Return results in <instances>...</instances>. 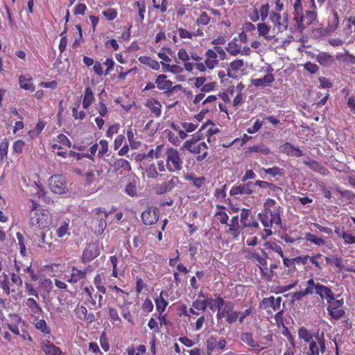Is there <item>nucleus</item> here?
<instances>
[{"mask_svg":"<svg viewBox=\"0 0 355 355\" xmlns=\"http://www.w3.org/2000/svg\"><path fill=\"white\" fill-rule=\"evenodd\" d=\"M294 10H295V20L296 22H302L303 21V14H302V7L301 4V0H295L294 3Z\"/></svg>","mask_w":355,"mask_h":355,"instance_id":"obj_39","label":"nucleus"},{"mask_svg":"<svg viewBox=\"0 0 355 355\" xmlns=\"http://www.w3.org/2000/svg\"><path fill=\"white\" fill-rule=\"evenodd\" d=\"M127 137L132 149H137L140 146V142L135 140V134L131 128L127 130Z\"/></svg>","mask_w":355,"mask_h":355,"instance_id":"obj_48","label":"nucleus"},{"mask_svg":"<svg viewBox=\"0 0 355 355\" xmlns=\"http://www.w3.org/2000/svg\"><path fill=\"white\" fill-rule=\"evenodd\" d=\"M243 252L245 253V257L247 259H250L252 261H257V265L261 272L263 273V270L266 268V266L267 263L266 257H262L256 252L248 249L243 250Z\"/></svg>","mask_w":355,"mask_h":355,"instance_id":"obj_15","label":"nucleus"},{"mask_svg":"<svg viewBox=\"0 0 355 355\" xmlns=\"http://www.w3.org/2000/svg\"><path fill=\"white\" fill-rule=\"evenodd\" d=\"M192 307L198 311H205L207 307V300H196L192 303Z\"/></svg>","mask_w":355,"mask_h":355,"instance_id":"obj_54","label":"nucleus"},{"mask_svg":"<svg viewBox=\"0 0 355 355\" xmlns=\"http://www.w3.org/2000/svg\"><path fill=\"white\" fill-rule=\"evenodd\" d=\"M327 257H323V255L318 254V255H312V263H314L315 267L318 268V272L321 270L324 263V259Z\"/></svg>","mask_w":355,"mask_h":355,"instance_id":"obj_49","label":"nucleus"},{"mask_svg":"<svg viewBox=\"0 0 355 355\" xmlns=\"http://www.w3.org/2000/svg\"><path fill=\"white\" fill-rule=\"evenodd\" d=\"M49 187L52 192L63 194L67 191L65 178L62 175H55L49 178Z\"/></svg>","mask_w":355,"mask_h":355,"instance_id":"obj_9","label":"nucleus"},{"mask_svg":"<svg viewBox=\"0 0 355 355\" xmlns=\"http://www.w3.org/2000/svg\"><path fill=\"white\" fill-rule=\"evenodd\" d=\"M279 206L276 201L268 198L263 204V211L259 213L258 218L265 227H270L272 225H280L282 220L280 217Z\"/></svg>","mask_w":355,"mask_h":355,"instance_id":"obj_1","label":"nucleus"},{"mask_svg":"<svg viewBox=\"0 0 355 355\" xmlns=\"http://www.w3.org/2000/svg\"><path fill=\"white\" fill-rule=\"evenodd\" d=\"M257 28L259 34L266 39L270 40L275 37L274 28L271 30L270 26H268L267 24H258Z\"/></svg>","mask_w":355,"mask_h":355,"instance_id":"obj_30","label":"nucleus"},{"mask_svg":"<svg viewBox=\"0 0 355 355\" xmlns=\"http://www.w3.org/2000/svg\"><path fill=\"white\" fill-rule=\"evenodd\" d=\"M121 312L122 316L125 320H127L128 322H130L131 324L134 323V320H133L132 315L130 313V312L129 311L128 307H125V306H121Z\"/></svg>","mask_w":355,"mask_h":355,"instance_id":"obj_58","label":"nucleus"},{"mask_svg":"<svg viewBox=\"0 0 355 355\" xmlns=\"http://www.w3.org/2000/svg\"><path fill=\"white\" fill-rule=\"evenodd\" d=\"M200 137L194 135L191 139L187 140L183 145V148L193 154H200L205 150H207L208 146L205 141L198 142Z\"/></svg>","mask_w":355,"mask_h":355,"instance_id":"obj_8","label":"nucleus"},{"mask_svg":"<svg viewBox=\"0 0 355 355\" xmlns=\"http://www.w3.org/2000/svg\"><path fill=\"white\" fill-rule=\"evenodd\" d=\"M25 306L28 308L32 318L34 317H40V315L43 313L42 307L33 298H28L25 301Z\"/></svg>","mask_w":355,"mask_h":355,"instance_id":"obj_16","label":"nucleus"},{"mask_svg":"<svg viewBox=\"0 0 355 355\" xmlns=\"http://www.w3.org/2000/svg\"><path fill=\"white\" fill-rule=\"evenodd\" d=\"M155 83L157 88L160 90H169L173 86L172 82L166 80V76L164 74L157 76Z\"/></svg>","mask_w":355,"mask_h":355,"instance_id":"obj_25","label":"nucleus"},{"mask_svg":"<svg viewBox=\"0 0 355 355\" xmlns=\"http://www.w3.org/2000/svg\"><path fill=\"white\" fill-rule=\"evenodd\" d=\"M180 182L179 178L175 175H168L166 178L160 183L154 186V191L157 194L162 195L170 192Z\"/></svg>","mask_w":355,"mask_h":355,"instance_id":"obj_5","label":"nucleus"},{"mask_svg":"<svg viewBox=\"0 0 355 355\" xmlns=\"http://www.w3.org/2000/svg\"><path fill=\"white\" fill-rule=\"evenodd\" d=\"M102 14L107 21L113 20L117 15L116 10L113 8H108L106 10L103 11Z\"/></svg>","mask_w":355,"mask_h":355,"instance_id":"obj_59","label":"nucleus"},{"mask_svg":"<svg viewBox=\"0 0 355 355\" xmlns=\"http://www.w3.org/2000/svg\"><path fill=\"white\" fill-rule=\"evenodd\" d=\"M153 304L149 298H146L142 304V309L146 313H150L153 310Z\"/></svg>","mask_w":355,"mask_h":355,"instance_id":"obj_63","label":"nucleus"},{"mask_svg":"<svg viewBox=\"0 0 355 355\" xmlns=\"http://www.w3.org/2000/svg\"><path fill=\"white\" fill-rule=\"evenodd\" d=\"M32 81L33 79L29 75H20L19 77L20 87L25 90L33 92L35 89Z\"/></svg>","mask_w":355,"mask_h":355,"instance_id":"obj_24","label":"nucleus"},{"mask_svg":"<svg viewBox=\"0 0 355 355\" xmlns=\"http://www.w3.org/2000/svg\"><path fill=\"white\" fill-rule=\"evenodd\" d=\"M313 290L315 291V294H318L321 299L327 300L329 304L335 296L334 291H332L330 287L323 286L321 284H315L313 279H312V291Z\"/></svg>","mask_w":355,"mask_h":355,"instance_id":"obj_13","label":"nucleus"},{"mask_svg":"<svg viewBox=\"0 0 355 355\" xmlns=\"http://www.w3.org/2000/svg\"><path fill=\"white\" fill-rule=\"evenodd\" d=\"M341 238L343 239L345 243H355V236L351 235V234L347 233V232H342Z\"/></svg>","mask_w":355,"mask_h":355,"instance_id":"obj_62","label":"nucleus"},{"mask_svg":"<svg viewBox=\"0 0 355 355\" xmlns=\"http://www.w3.org/2000/svg\"><path fill=\"white\" fill-rule=\"evenodd\" d=\"M216 100L217 98L216 96L210 95L202 101V105H204L205 107L209 106L211 108L212 107H214V103Z\"/></svg>","mask_w":355,"mask_h":355,"instance_id":"obj_64","label":"nucleus"},{"mask_svg":"<svg viewBox=\"0 0 355 355\" xmlns=\"http://www.w3.org/2000/svg\"><path fill=\"white\" fill-rule=\"evenodd\" d=\"M264 172L267 174L271 175L275 177L276 175H282L283 174L282 169L279 168L277 166H274L272 168H263Z\"/></svg>","mask_w":355,"mask_h":355,"instance_id":"obj_61","label":"nucleus"},{"mask_svg":"<svg viewBox=\"0 0 355 355\" xmlns=\"http://www.w3.org/2000/svg\"><path fill=\"white\" fill-rule=\"evenodd\" d=\"M225 313H226V321L229 324H232L237 320L240 313L234 311V305L231 302H228L225 305Z\"/></svg>","mask_w":355,"mask_h":355,"instance_id":"obj_19","label":"nucleus"},{"mask_svg":"<svg viewBox=\"0 0 355 355\" xmlns=\"http://www.w3.org/2000/svg\"><path fill=\"white\" fill-rule=\"evenodd\" d=\"M98 144V157H102L105 155H109V144L108 142L105 139H101L99 141Z\"/></svg>","mask_w":355,"mask_h":355,"instance_id":"obj_40","label":"nucleus"},{"mask_svg":"<svg viewBox=\"0 0 355 355\" xmlns=\"http://www.w3.org/2000/svg\"><path fill=\"white\" fill-rule=\"evenodd\" d=\"M243 61L242 60H235L230 63V69L227 71V76L230 78H236V72L241 70L243 67Z\"/></svg>","mask_w":355,"mask_h":355,"instance_id":"obj_27","label":"nucleus"},{"mask_svg":"<svg viewBox=\"0 0 355 355\" xmlns=\"http://www.w3.org/2000/svg\"><path fill=\"white\" fill-rule=\"evenodd\" d=\"M76 315L78 318L83 320H89L90 322L93 321L94 315H91V318H87V309L83 306H78L75 310Z\"/></svg>","mask_w":355,"mask_h":355,"instance_id":"obj_35","label":"nucleus"},{"mask_svg":"<svg viewBox=\"0 0 355 355\" xmlns=\"http://www.w3.org/2000/svg\"><path fill=\"white\" fill-rule=\"evenodd\" d=\"M94 101V96L90 87H87L84 92L83 106L84 109H88Z\"/></svg>","mask_w":355,"mask_h":355,"instance_id":"obj_32","label":"nucleus"},{"mask_svg":"<svg viewBox=\"0 0 355 355\" xmlns=\"http://www.w3.org/2000/svg\"><path fill=\"white\" fill-rule=\"evenodd\" d=\"M153 7L164 12L167 9L168 2L166 0H153Z\"/></svg>","mask_w":355,"mask_h":355,"instance_id":"obj_55","label":"nucleus"},{"mask_svg":"<svg viewBox=\"0 0 355 355\" xmlns=\"http://www.w3.org/2000/svg\"><path fill=\"white\" fill-rule=\"evenodd\" d=\"M86 272L84 270L73 268L71 270V278L68 280L69 282L76 283L85 277Z\"/></svg>","mask_w":355,"mask_h":355,"instance_id":"obj_36","label":"nucleus"},{"mask_svg":"<svg viewBox=\"0 0 355 355\" xmlns=\"http://www.w3.org/2000/svg\"><path fill=\"white\" fill-rule=\"evenodd\" d=\"M275 81L274 75L270 72L268 73L263 78L251 80V83L257 87H265Z\"/></svg>","mask_w":355,"mask_h":355,"instance_id":"obj_18","label":"nucleus"},{"mask_svg":"<svg viewBox=\"0 0 355 355\" xmlns=\"http://www.w3.org/2000/svg\"><path fill=\"white\" fill-rule=\"evenodd\" d=\"M263 124V121H261L259 119H257L255 121V122L254 123L253 125L247 129V132L249 134H254V133L257 132L261 128Z\"/></svg>","mask_w":355,"mask_h":355,"instance_id":"obj_56","label":"nucleus"},{"mask_svg":"<svg viewBox=\"0 0 355 355\" xmlns=\"http://www.w3.org/2000/svg\"><path fill=\"white\" fill-rule=\"evenodd\" d=\"M317 61L324 67H329L334 62V58L332 55L328 54V53H319L316 57Z\"/></svg>","mask_w":355,"mask_h":355,"instance_id":"obj_31","label":"nucleus"},{"mask_svg":"<svg viewBox=\"0 0 355 355\" xmlns=\"http://www.w3.org/2000/svg\"><path fill=\"white\" fill-rule=\"evenodd\" d=\"M207 353L208 355H211L214 349L217 348V337L215 336H211L206 340Z\"/></svg>","mask_w":355,"mask_h":355,"instance_id":"obj_38","label":"nucleus"},{"mask_svg":"<svg viewBox=\"0 0 355 355\" xmlns=\"http://www.w3.org/2000/svg\"><path fill=\"white\" fill-rule=\"evenodd\" d=\"M57 236L59 238H62L66 235H69V223L67 221H62L60 223L58 229L56 230Z\"/></svg>","mask_w":355,"mask_h":355,"instance_id":"obj_34","label":"nucleus"},{"mask_svg":"<svg viewBox=\"0 0 355 355\" xmlns=\"http://www.w3.org/2000/svg\"><path fill=\"white\" fill-rule=\"evenodd\" d=\"M298 336L301 340H303L306 343H309L311 340V334L305 327L300 328Z\"/></svg>","mask_w":355,"mask_h":355,"instance_id":"obj_57","label":"nucleus"},{"mask_svg":"<svg viewBox=\"0 0 355 355\" xmlns=\"http://www.w3.org/2000/svg\"><path fill=\"white\" fill-rule=\"evenodd\" d=\"M226 51L232 55H236L241 51V46L235 42H230L227 44Z\"/></svg>","mask_w":355,"mask_h":355,"instance_id":"obj_51","label":"nucleus"},{"mask_svg":"<svg viewBox=\"0 0 355 355\" xmlns=\"http://www.w3.org/2000/svg\"><path fill=\"white\" fill-rule=\"evenodd\" d=\"M248 151L250 153H259L265 155L270 153V149L268 147H266L264 145H257L251 146L248 148Z\"/></svg>","mask_w":355,"mask_h":355,"instance_id":"obj_47","label":"nucleus"},{"mask_svg":"<svg viewBox=\"0 0 355 355\" xmlns=\"http://www.w3.org/2000/svg\"><path fill=\"white\" fill-rule=\"evenodd\" d=\"M218 208L220 209V210H218L215 214L216 219L220 221L222 224H227V220L229 219L228 215L223 210V207L222 206H218Z\"/></svg>","mask_w":355,"mask_h":355,"instance_id":"obj_46","label":"nucleus"},{"mask_svg":"<svg viewBox=\"0 0 355 355\" xmlns=\"http://www.w3.org/2000/svg\"><path fill=\"white\" fill-rule=\"evenodd\" d=\"M319 81V87L320 88H331L333 86V83L331 81L329 80V79L327 78H324V76H320L318 78Z\"/></svg>","mask_w":355,"mask_h":355,"instance_id":"obj_60","label":"nucleus"},{"mask_svg":"<svg viewBox=\"0 0 355 355\" xmlns=\"http://www.w3.org/2000/svg\"><path fill=\"white\" fill-rule=\"evenodd\" d=\"M102 171L96 170L94 171L89 172L87 174V181L89 182H93L96 180L102 179Z\"/></svg>","mask_w":355,"mask_h":355,"instance_id":"obj_52","label":"nucleus"},{"mask_svg":"<svg viewBox=\"0 0 355 355\" xmlns=\"http://www.w3.org/2000/svg\"><path fill=\"white\" fill-rule=\"evenodd\" d=\"M30 192L31 194L33 196V198L31 199V202H32V200H35L36 202V200H40L42 199L45 202H48L49 200L46 198L45 193L44 191L43 188L37 184V183L34 182L32 184L30 187Z\"/></svg>","mask_w":355,"mask_h":355,"instance_id":"obj_17","label":"nucleus"},{"mask_svg":"<svg viewBox=\"0 0 355 355\" xmlns=\"http://www.w3.org/2000/svg\"><path fill=\"white\" fill-rule=\"evenodd\" d=\"M139 61L144 64L148 65L154 70L159 69V63L148 56H140L139 58Z\"/></svg>","mask_w":355,"mask_h":355,"instance_id":"obj_33","label":"nucleus"},{"mask_svg":"<svg viewBox=\"0 0 355 355\" xmlns=\"http://www.w3.org/2000/svg\"><path fill=\"white\" fill-rule=\"evenodd\" d=\"M101 253L99 242L94 241L88 243L85 248L82 259L83 262H89L97 257Z\"/></svg>","mask_w":355,"mask_h":355,"instance_id":"obj_10","label":"nucleus"},{"mask_svg":"<svg viewBox=\"0 0 355 355\" xmlns=\"http://www.w3.org/2000/svg\"><path fill=\"white\" fill-rule=\"evenodd\" d=\"M39 204L32 200L30 207L29 218L30 225L34 230L48 228L52 223V218L49 211L40 209Z\"/></svg>","mask_w":355,"mask_h":355,"instance_id":"obj_2","label":"nucleus"},{"mask_svg":"<svg viewBox=\"0 0 355 355\" xmlns=\"http://www.w3.org/2000/svg\"><path fill=\"white\" fill-rule=\"evenodd\" d=\"M40 317L33 318V323L35 327L44 334H49L51 331L44 320L40 319Z\"/></svg>","mask_w":355,"mask_h":355,"instance_id":"obj_29","label":"nucleus"},{"mask_svg":"<svg viewBox=\"0 0 355 355\" xmlns=\"http://www.w3.org/2000/svg\"><path fill=\"white\" fill-rule=\"evenodd\" d=\"M251 215V211L248 209L243 208L241 210V219L240 222L242 225V228L248 227V225L247 224L249 220V217Z\"/></svg>","mask_w":355,"mask_h":355,"instance_id":"obj_42","label":"nucleus"},{"mask_svg":"<svg viewBox=\"0 0 355 355\" xmlns=\"http://www.w3.org/2000/svg\"><path fill=\"white\" fill-rule=\"evenodd\" d=\"M279 149L282 153H285L289 156L300 157L302 155V150L300 148L295 147L290 143H286L282 145Z\"/></svg>","mask_w":355,"mask_h":355,"instance_id":"obj_21","label":"nucleus"},{"mask_svg":"<svg viewBox=\"0 0 355 355\" xmlns=\"http://www.w3.org/2000/svg\"><path fill=\"white\" fill-rule=\"evenodd\" d=\"M179 35L182 38H192L193 36L202 35V32L200 29H198L196 32L189 31L187 30L180 28L178 30Z\"/></svg>","mask_w":355,"mask_h":355,"instance_id":"obj_43","label":"nucleus"},{"mask_svg":"<svg viewBox=\"0 0 355 355\" xmlns=\"http://www.w3.org/2000/svg\"><path fill=\"white\" fill-rule=\"evenodd\" d=\"M254 192V184L253 182H243L234 185L230 191V195L238 198L240 196H250Z\"/></svg>","mask_w":355,"mask_h":355,"instance_id":"obj_6","label":"nucleus"},{"mask_svg":"<svg viewBox=\"0 0 355 355\" xmlns=\"http://www.w3.org/2000/svg\"><path fill=\"white\" fill-rule=\"evenodd\" d=\"M205 64L207 69L212 70L218 64L217 54L215 51L209 49L205 53Z\"/></svg>","mask_w":355,"mask_h":355,"instance_id":"obj_22","label":"nucleus"},{"mask_svg":"<svg viewBox=\"0 0 355 355\" xmlns=\"http://www.w3.org/2000/svg\"><path fill=\"white\" fill-rule=\"evenodd\" d=\"M93 224L96 228V232L98 234H103L107 227L106 218L112 215V212L107 213L102 208H96L93 210Z\"/></svg>","mask_w":355,"mask_h":355,"instance_id":"obj_4","label":"nucleus"},{"mask_svg":"<svg viewBox=\"0 0 355 355\" xmlns=\"http://www.w3.org/2000/svg\"><path fill=\"white\" fill-rule=\"evenodd\" d=\"M108 313L110 319L111 320L113 324H119L121 322V319L119 315L118 311L113 307L108 309Z\"/></svg>","mask_w":355,"mask_h":355,"instance_id":"obj_45","label":"nucleus"},{"mask_svg":"<svg viewBox=\"0 0 355 355\" xmlns=\"http://www.w3.org/2000/svg\"><path fill=\"white\" fill-rule=\"evenodd\" d=\"M141 170L142 178L144 180H156L161 176L157 169L156 165L152 160L144 161Z\"/></svg>","mask_w":355,"mask_h":355,"instance_id":"obj_11","label":"nucleus"},{"mask_svg":"<svg viewBox=\"0 0 355 355\" xmlns=\"http://www.w3.org/2000/svg\"><path fill=\"white\" fill-rule=\"evenodd\" d=\"M343 306L344 299H335L334 296L327 307V313L332 318L338 320L346 313Z\"/></svg>","mask_w":355,"mask_h":355,"instance_id":"obj_7","label":"nucleus"},{"mask_svg":"<svg viewBox=\"0 0 355 355\" xmlns=\"http://www.w3.org/2000/svg\"><path fill=\"white\" fill-rule=\"evenodd\" d=\"M146 107H148L150 112L155 116L159 117L162 114V105L156 99L152 98L148 100L145 104Z\"/></svg>","mask_w":355,"mask_h":355,"instance_id":"obj_23","label":"nucleus"},{"mask_svg":"<svg viewBox=\"0 0 355 355\" xmlns=\"http://www.w3.org/2000/svg\"><path fill=\"white\" fill-rule=\"evenodd\" d=\"M46 123L39 120L35 128L33 130H30L28 134L31 137H34L40 134L46 125Z\"/></svg>","mask_w":355,"mask_h":355,"instance_id":"obj_44","label":"nucleus"},{"mask_svg":"<svg viewBox=\"0 0 355 355\" xmlns=\"http://www.w3.org/2000/svg\"><path fill=\"white\" fill-rule=\"evenodd\" d=\"M55 144H58L65 148H70L71 146V143L69 139L64 135L60 134L57 137L56 142Z\"/></svg>","mask_w":355,"mask_h":355,"instance_id":"obj_53","label":"nucleus"},{"mask_svg":"<svg viewBox=\"0 0 355 355\" xmlns=\"http://www.w3.org/2000/svg\"><path fill=\"white\" fill-rule=\"evenodd\" d=\"M113 170L116 172L120 170H123L125 172H128L131 170L129 162L125 159H117L112 164Z\"/></svg>","mask_w":355,"mask_h":355,"instance_id":"obj_28","label":"nucleus"},{"mask_svg":"<svg viewBox=\"0 0 355 355\" xmlns=\"http://www.w3.org/2000/svg\"><path fill=\"white\" fill-rule=\"evenodd\" d=\"M264 302L268 303L274 311H280V306L282 302V299L280 297H278L277 298H275L274 297H270L268 298L265 299Z\"/></svg>","mask_w":355,"mask_h":355,"instance_id":"obj_41","label":"nucleus"},{"mask_svg":"<svg viewBox=\"0 0 355 355\" xmlns=\"http://www.w3.org/2000/svg\"><path fill=\"white\" fill-rule=\"evenodd\" d=\"M229 226V232L232 233L234 239H236L241 233L242 225H239V216H234L231 220V224H227Z\"/></svg>","mask_w":355,"mask_h":355,"instance_id":"obj_26","label":"nucleus"},{"mask_svg":"<svg viewBox=\"0 0 355 355\" xmlns=\"http://www.w3.org/2000/svg\"><path fill=\"white\" fill-rule=\"evenodd\" d=\"M42 350L46 355H60L61 350L48 340H43L41 345Z\"/></svg>","mask_w":355,"mask_h":355,"instance_id":"obj_20","label":"nucleus"},{"mask_svg":"<svg viewBox=\"0 0 355 355\" xmlns=\"http://www.w3.org/2000/svg\"><path fill=\"white\" fill-rule=\"evenodd\" d=\"M166 169L170 173H178L182 169L183 160L179 151L174 148H166L164 151Z\"/></svg>","mask_w":355,"mask_h":355,"instance_id":"obj_3","label":"nucleus"},{"mask_svg":"<svg viewBox=\"0 0 355 355\" xmlns=\"http://www.w3.org/2000/svg\"><path fill=\"white\" fill-rule=\"evenodd\" d=\"M52 150L58 156H61L63 158H67L68 157L67 152L64 150L65 147L58 144H53L51 145Z\"/></svg>","mask_w":355,"mask_h":355,"instance_id":"obj_50","label":"nucleus"},{"mask_svg":"<svg viewBox=\"0 0 355 355\" xmlns=\"http://www.w3.org/2000/svg\"><path fill=\"white\" fill-rule=\"evenodd\" d=\"M241 340L248 346L257 349L259 352L263 350L266 347L259 338L254 337L252 333L244 332L241 336Z\"/></svg>","mask_w":355,"mask_h":355,"instance_id":"obj_12","label":"nucleus"},{"mask_svg":"<svg viewBox=\"0 0 355 355\" xmlns=\"http://www.w3.org/2000/svg\"><path fill=\"white\" fill-rule=\"evenodd\" d=\"M156 309L159 313H162L168 305V302L163 297V292H161L159 297L155 299Z\"/></svg>","mask_w":355,"mask_h":355,"instance_id":"obj_37","label":"nucleus"},{"mask_svg":"<svg viewBox=\"0 0 355 355\" xmlns=\"http://www.w3.org/2000/svg\"><path fill=\"white\" fill-rule=\"evenodd\" d=\"M157 208H148L145 210L141 214V219L145 225H150L155 223L158 220Z\"/></svg>","mask_w":355,"mask_h":355,"instance_id":"obj_14","label":"nucleus"}]
</instances>
